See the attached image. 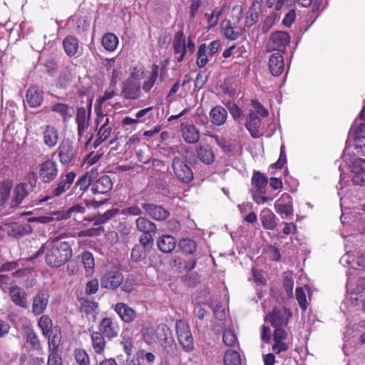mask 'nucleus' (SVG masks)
Wrapping results in <instances>:
<instances>
[{
  "label": "nucleus",
  "instance_id": "nucleus-19",
  "mask_svg": "<svg viewBox=\"0 0 365 365\" xmlns=\"http://www.w3.org/2000/svg\"><path fill=\"white\" fill-rule=\"evenodd\" d=\"M12 302L24 309L28 308L27 294L26 292L18 286H12L9 291Z\"/></svg>",
  "mask_w": 365,
  "mask_h": 365
},
{
  "label": "nucleus",
  "instance_id": "nucleus-37",
  "mask_svg": "<svg viewBox=\"0 0 365 365\" xmlns=\"http://www.w3.org/2000/svg\"><path fill=\"white\" fill-rule=\"evenodd\" d=\"M133 359H138L142 363V365H159L156 361V356L151 352L141 350L137 353L136 357Z\"/></svg>",
  "mask_w": 365,
  "mask_h": 365
},
{
  "label": "nucleus",
  "instance_id": "nucleus-35",
  "mask_svg": "<svg viewBox=\"0 0 365 365\" xmlns=\"http://www.w3.org/2000/svg\"><path fill=\"white\" fill-rule=\"evenodd\" d=\"M25 339L26 343L30 345L32 350L40 351L42 349L39 338L34 329H29L26 331Z\"/></svg>",
  "mask_w": 365,
  "mask_h": 365
},
{
  "label": "nucleus",
  "instance_id": "nucleus-49",
  "mask_svg": "<svg viewBox=\"0 0 365 365\" xmlns=\"http://www.w3.org/2000/svg\"><path fill=\"white\" fill-rule=\"evenodd\" d=\"M283 288L284 289L286 296L282 297V300L284 302L288 299L293 297V287L294 281L291 277L285 276L283 278Z\"/></svg>",
  "mask_w": 365,
  "mask_h": 365
},
{
  "label": "nucleus",
  "instance_id": "nucleus-23",
  "mask_svg": "<svg viewBox=\"0 0 365 365\" xmlns=\"http://www.w3.org/2000/svg\"><path fill=\"white\" fill-rule=\"evenodd\" d=\"M136 229L143 234H155L157 230L156 225L145 217H139L135 220Z\"/></svg>",
  "mask_w": 365,
  "mask_h": 365
},
{
  "label": "nucleus",
  "instance_id": "nucleus-4",
  "mask_svg": "<svg viewBox=\"0 0 365 365\" xmlns=\"http://www.w3.org/2000/svg\"><path fill=\"white\" fill-rule=\"evenodd\" d=\"M179 343L183 350L190 352L194 349V341L189 325L182 320H178L175 325Z\"/></svg>",
  "mask_w": 365,
  "mask_h": 365
},
{
  "label": "nucleus",
  "instance_id": "nucleus-56",
  "mask_svg": "<svg viewBox=\"0 0 365 365\" xmlns=\"http://www.w3.org/2000/svg\"><path fill=\"white\" fill-rule=\"evenodd\" d=\"M295 295L300 308L305 311L307 308V303L304 291L302 287L296 288Z\"/></svg>",
  "mask_w": 365,
  "mask_h": 365
},
{
  "label": "nucleus",
  "instance_id": "nucleus-26",
  "mask_svg": "<svg viewBox=\"0 0 365 365\" xmlns=\"http://www.w3.org/2000/svg\"><path fill=\"white\" fill-rule=\"evenodd\" d=\"M92 98H87V109L88 114L86 115V110L85 108H78L76 113V123L89 125V120L91 119V109H92Z\"/></svg>",
  "mask_w": 365,
  "mask_h": 365
},
{
  "label": "nucleus",
  "instance_id": "nucleus-46",
  "mask_svg": "<svg viewBox=\"0 0 365 365\" xmlns=\"http://www.w3.org/2000/svg\"><path fill=\"white\" fill-rule=\"evenodd\" d=\"M225 365H241V359L239 353L235 350H227L223 359Z\"/></svg>",
  "mask_w": 365,
  "mask_h": 365
},
{
  "label": "nucleus",
  "instance_id": "nucleus-30",
  "mask_svg": "<svg viewBox=\"0 0 365 365\" xmlns=\"http://www.w3.org/2000/svg\"><path fill=\"white\" fill-rule=\"evenodd\" d=\"M97 174V169H91L89 172H86L79 178V180L76 183V185L78 186L81 190H86L89 185H92V182L94 180Z\"/></svg>",
  "mask_w": 365,
  "mask_h": 365
},
{
  "label": "nucleus",
  "instance_id": "nucleus-8",
  "mask_svg": "<svg viewBox=\"0 0 365 365\" xmlns=\"http://www.w3.org/2000/svg\"><path fill=\"white\" fill-rule=\"evenodd\" d=\"M172 168L177 178L183 183H189L193 180V173L191 168L180 158L175 157L173 160Z\"/></svg>",
  "mask_w": 365,
  "mask_h": 365
},
{
  "label": "nucleus",
  "instance_id": "nucleus-2",
  "mask_svg": "<svg viewBox=\"0 0 365 365\" xmlns=\"http://www.w3.org/2000/svg\"><path fill=\"white\" fill-rule=\"evenodd\" d=\"M156 336L164 351L171 357L179 356V350L172 336L170 328L165 324H160L156 328Z\"/></svg>",
  "mask_w": 365,
  "mask_h": 365
},
{
  "label": "nucleus",
  "instance_id": "nucleus-6",
  "mask_svg": "<svg viewBox=\"0 0 365 365\" xmlns=\"http://www.w3.org/2000/svg\"><path fill=\"white\" fill-rule=\"evenodd\" d=\"M292 317V312L286 307L282 308L274 307L264 317V321H269L272 327H287Z\"/></svg>",
  "mask_w": 365,
  "mask_h": 365
},
{
  "label": "nucleus",
  "instance_id": "nucleus-55",
  "mask_svg": "<svg viewBox=\"0 0 365 365\" xmlns=\"http://www.w3.org/2000/svg\"><path fill=\"white\" fill-rule=\"evenodd\" d=\"M59 334L58 336V333H55L53 335L51 334L50 338L48 339V349L51 353L53 352H58V346L61 341V330L59 329Z\"/></svg>",
  "mask_w": 365,
  "mask_h": 365
},
{
  "label": "nucleus",
  "instance_id": "nucleus-18",
  "mask_svg": "<svg viewBox=\"0 0 365 365\" xmlns=\"http://www.w3.org/2000/svg\"><path fill=\"white\" fill-rule=\"evenodd\" d=\"M284 58L279 52L274 53L269 59V68L271 73L274 76H279L284 71Z\"/></svg>",
  "mask_w": 365,
  "mask_h": 365
},
{
  "label": "nucleus",
  "instance_id": "nucleus-63",
  "mask_svg": "<svg viewBox=\"0 0 365 365\" xmlns=\"http://www.w3.org/2000/svg\"><path fill=\"white\" fill-rule=\"evenodd\" d=\"M274 328V331L273 333V340L276 343H279L281 341H283L287 339V333L284 329V327H273Z\"/></svg>",
  "mask_w": 365,
  "mask_h": 365
},
{
  "label": "nucleus",
  "instance_id": "nucleus-1",
  "mask_svg": "<svg viewBox=\"0 0 365 365\" xmlns=\"http://www.w3.org/2000/svg\"><path fill=\"white\" fill-rule=\"evenodd\" d=\"M46 250L45 262L51 268H59L66 264L72 257L73 251L67 242H62L55 238L47 245L42 244L41 247L33 255L25 259L31 262L43 255Z\"/></svg>",
  "mask_w": 365,
  "mask_h": 365
},
{
  "label": "nucleus",
  "instance_id": "nucleus-33",
  "mask_svg": "<svg viewBox=\"0 0 365 365\" xmlns=\"http://www.w3.org/2000/svg\"><path fill=\"white\" fill-rule=\"evenodd\" d=\"M38 326L42 331L43 335L46 338H50L53 331V322L48 315H42L38 322Z\"/></svg>",
  "mask_w": 365,
  "mask_h": 365
},
{
  "label": "nucleus",
  "instance_id": "nucleus-17",
  "mask_svg": "<svg viewBox=\"0 0 365 365\" xmlns=\"http://www.w3.org/2000/svg\"><path fill=\"white\" fill-rule=\"evenodd\" d=\"M115 311L125 323H131L136 317L135 311L123 302L117 303Z\"/></svg>",
  "mask_w": 365,
  "mask_h": 365
},
{
  "label": "nucleus",
  "instance_id": "nucleus-24",
  "mask_svg": "<svg viewBox=\"0 0 365 365\" xmlns=\"http://www.w3.org/2000/svg\"><path fill=\"white\" fill-rule=\"evenodd\" d=\"M100 331L108 338H113L118 335L117 327H115L110 318L106 317L102 319L99 326Z\"/></svg>",
  "mask_w": 365,
  "mask_h": 365
},
{
  "label": "nucleus",
  "instance_id": "nucleus-14",
  "mask_svg": "<svg viewBox=\"0 0 365 365\" xmlns=\"http://www.w3.org/2000/svg\"><path fill=\"white\" fill-rule=\"evenodd\" d=\"M123 281V276L118 271H110L104 274L101 279V286L110 289H116Z\"/></svg>",
  "mask_w": 365,
  "mask_h": 365
},
{
  "label": "nucleus",
  "instance_id": "nucleus-59",
  "mask_svg": "<svg viewBox=\"0 0 365 365\" xmlns=\"http://www.w3.org/2000/svg\"><path fill=\"white\" fill-rule=\"evenodd\" d=\"M237 337L235 332L231 329H226L223 332L222 340L227 346H233Z\"/></svg>",
  "mask_w": 365,
  "mask_h": 365
},
{
  "label": "nucleus",
  "instance_id": "nucleus-16",
  "mask_svg": "<svg viewBox=\"0 0 365 365\" xmlns=\"http://www.w3.org/2000/svg\"><path fill=\"white\" fill-rule=\"evenodd\" d=\"M260 125L261 119L254 111L250 110L246 118L245 126L252 138H257L261 135Z\"/></svg>",
  "mask_w": 365,
  "mask_h": 365
},
{
  "label": "nucleus",
  "instance_id": "nucleus-52",
  "mask_svg": "<svg viewBox=\"0 0 365 365\" xmlns=\"http://www.w3.org/2000/svg\"><path fill=\"white\" fill-rule=\"evenodd\" d=\"M207 46L205 43H202L199 48L197 53V66L199 68H203L207 63L208 59L206 55Z\"/></svg>",
  "mask_w": 365,
  "mask_h": 365
},
{
  "label": "nucleus",
  "instance_id": "nucleus-47",
  "mask_svg": "<svg viewBox=\"0 0 365 365\" xmlns=\"http://www.w3.org/2000/svg\"><path fill=\"white\" fill-rule=\"evenodd\" d=\"M71 81V73L68 71H63L56 80V86L61 89H66Z\"/></svg>",
  "mask_w": 365,
  "mask_h": 365
},
{
  "label": "nucleus",
  "instance_id": "nucleus-62",
  "mask_svg": "<svg viewBox=\"0 0 365 365\" xmlns=\"http://www.w3.org/2000/svg\"><path fill=\"white\" fill-rule=\"evenodd\" d=\"M103 232H104V229L103 227H99L97 228H90L79 232L78 236L80 237H95L100 235Z\"/></svg>",
  "mask_w": 365,
  "mask_h": 365
},
{
  "label": "nucleus",
  "instance_id": "nucleus-7",
  "mask_svg": "<svg viewBox=\"0 0 365 365\" xmlns=\"http://www.w3.org/2000/svg\"><path fill=\"white\" fill-rule=\"evenodd\" d=\"M141 207L145 215L156 221H165L168 219L170 215V212L161 205L152 202H143Z\"/></svg>",
  "mask_w": 365,
  "mask_h": 365
},
{
  "label": "nucleus",
  "instance_id": "nucleus-34",
  "mask_svg": "<svg viewBox=\"0 0 365 365\" xmlns=\"http://www.w3.org/2000/svg\"><path fill=\"white\" fill-rule=\"evenodd\" d=\"M13 182L10 180H5L0 183V206L5 207L9 197Z\"/></svg>",
  "mask_w": 365,
  "mask_h": 365
},
{
  "label": "nucleus",
  "instance_id": "nucleus-39",
  "mask_svg": "<svg viewBox=\"0 0 365 365\" xmlns=\"http://www.w3.org/2000/svg\"><path fill=\"white\" fill-rule=\"evenodd\" d=\"M173 49L175 54L180 53L185 51H187L185 44V36L182 30L178 31L174 36L173 39Z\"/></svg>",
  "mask_w": 365,
  "mask_h": 365
},
{
  "label": "nucleus",
  "instance_id": "nucleus-42",
  "mask_svg": "<svg viewBox=\"0 0 365 365\" xmlns=\"http://www.w3.org/2000/svg\"><path fill=\"white\" fill-rule=\"evenodd\" d=\"M26 100L30 107L36 108L41 104L43 97L36 88H31L26 92Z\"/></svg>",
  "mask_w": 365,
  "mask_h": 365
},
{
  "label": "nucleus",
  "instance_id": "nucleus-43",
  "mask_svg": "<svg viewBox=\"0 0 365 365\" xmlns=\"http://www.w3.org/2000/svg\"><path fill=\"white\" fill-rule=\"evenodd\" d=\"M93 349L97 354H101L106 346V341L103 334L99 331H95L91 334Z\"/></svg>",
  "mask_w": 365,
  "mask_h": 365
},
{
  "label": "nucleus",
  "instance_id": "nucleus-13",
  "mask_svg": "<svg viewBox=\"0 0 365 365\" xmlns=\"http://www.w3.org/2000/svg\"><path fill=\"white\" fill-rule=\"evenodd\" d=\"M272 45L270 48L272 50L279 52H284L286 46L290 42V36L286 31H274L269 38Z\"/></svg>",
  "mask_w": 365,
  "mask_h": 365
},
{
  "label": "nucleus",
  "instance_id": "nucleus-9",
  "mask_svg": "<svg viewBox=\"0 0 365 365\" xmlns=\"http://www.w3.org/2000/svg\"><path fill=\"white\" fill-rule=\"evenodd\" d=\"M140 82L138 75L132 73L129 78L123 83L122 93L127 99H135L138 97L140 92Z\"/></svg>",
  "mask_w": 365,
  "mask_h": 365
},
{
  "label": "nucleus",
  "instance_id": "nucleus-31",
  "mask_svg": "<svg viewBox=\"0 0 365 365\" xmlns=\"http://www.w3.org/2000/svg\"><path fill=\"white\" fill-rule=\"evenodd\" d=\"M58 140V130L53 126L49 125H46V129L43 132V141L44 143L51 148L57 144Z\"/></svg>",
  "mask_w": 365,
  "mask_h": 365
},
{
  "label": "nucleus",
  "instance_id": "nucleus-40",
  "mask_svg": "<svg viewBox=\"0 0 365 365\" xmlns=\"http://www.w3.org/2000/svg\"><path fill=\"white\" fill-rule=\"evenodd\" d=\"M197 155L202 162L210 165L214 162L215 155L209 147L200 146L197 149Z\"/></svg>",
  "mask_w": 365,
  "mask_h": 365
},
{
  "label": "nucleus",
  "instance_id": "nucleus-50",
  "mask_svg": "<svg viewBox=\"0 0 365 365\" xmlns=\"http://www.w3.org/2000/svg\"><path fill=\"white\" fill-rule=\"evenodd\" d=\"M82 262L87 272H91L95 265L94 257L91 252L84 251L81 255Z\"/></svg>",
  "mask_w": 365,
  "mask_h": 365
},
{
  "label": "nucleus",
  "instance_id": "nucleus-44",
  "mask_svg": "<svg viewBox=\"0 0 365 365\" xmlns=\"http://www.w3.org/2000/svg\"><path fill=\"white\" fill-rule=\"evenodd\" d=\"M178 247L183 254L190 255L196 250L197 245L191 239L183 238L179 241Z\"/></svg>",
  "mask_w": 365,
  "mask_h": 365
},
{
  "label": "nucleus",
  "instance_id": "nucleus-57",
  "mask_svg": "<svg viewBox=\"0 0 365 365\" xmlns=\"http://www.w3.org/2000/svg\"><path fill=\"white\" fill-rule=\"evenodd\" d=\"M111 128L108 127L104 129V130L102 132L101 129L98 132V138L96 139V140L93 143V147L96 148L98 147L103 142H104L108 138L111 133Z\"/></svg>",
  "mask_w": 365,
  "mask_h": 365
},
{
  "label": "nucleus",
  "instance_id": "nucleus-41",
  "mask_svg": "<svg viewBox=\"0 0 365 365\" xmlns=\"http://www.w3.org/2000/svg\"><path fill=\"white\" fill-rule=\"evenodd\" d=\"M101 43L106 50L113 51L118 46V38L115 34L107 33L102 37Z\"/></svg>",
  "mask_w": 365,
  "mask_h": 365
},
{
  "label": "nucleus",
  "instance_id": "nucleus-61",
  "mask_svg": "<svg viewBox=\"0 0 365 365\" xmlns=\"http://www.w3.org/2000/svg\"><path fill=\"white\" fill-rule=\"evenodd\" d=\"M46 73L53 76L58 70V66L57 61L53 58H48L45 60L43 63Z\"/></svg>",
  "mask_w": 365,
  "mask_h": 365
},
{
  "label": "nucleus",
  "instance_id": "nucleus-64",
  "mask_svg": "<svg viewBox=\"0 0 365 365\" xmlns=\"http://www.w3.org/2000/svg\"><path fill=\"white\" fill-rule=\"evenodd\" d=\"M75 358L78 365H90L89 357L83 350H76Z\"/></svg>",
  "mask_w": 365,
  "mask_h": 365
},
{
  "label": "nucleus",
  "instance_id": "nucleus-12",
  "mask_svg": "<svg viewBox=\"0 0 365 365\" xmlns=\"http://www.w3.org/2000/svg\"><path fill=\"white\" fill-rule=\"evenodd\" d=\"M66 178L62 179L57 185V187L54 188L50 195H46L43 199L38 200L39 203L44 202L48 201V200L53 198V197L60 196L61 194L65 192L73 183L74 178L76 177V173L73 172H70L66 175Z\"/></svg>",
  "mask_w": 365,
  "mask_h": 365
},
{
  "label": "nucleus",
  "instance_id": "nucleus-20",
  "mask_svg": "<svg viewBox=\"0 0 365 365\" xmlns=\"http://www.w3.org/2000/svg\"><path fill=\"white\" fill-rule=\"evenodd\" d=\"M70 218V215L67 210L54 211L51 213V216H39L29 218V222H36L42 224H48L56 220H67Z\"/></svg>",
  "mask_w": 365,
  "mask_h": 365
},
{
  "label": "nucleus",
  "instance_id": "nucleus-60",
  "mask_svg": "<svg viewBox=\"0 0 365 365\" xmlns=\"http://www.w3.org/2000/svg\"><path fill=\"white\" fill-rule=\"evenodd\" d=\"M354 142L356 153L365 156V136H355Z\"/></svg>",
  "mask_w": 365,
  "mask_h": 365
},
{
  "label": "nucleus",
  "instance_id": "nucleus-11",
  "mask_svg": "<svg viewBox=\"0 0 365 365\" xmlns=\"http://www.w3.org/2000/svg\"><path fill=\"white\" fill-rule=\"evenodd\" d=\"M39 178L44 183L53 181L58 175V168L56 162L47 160L40 165Z\"/></svg>",
  "mask_w": 365,
  "mask_h": 365
},
{
  "label": "nucleus",
  "instance_id": "nucleus-15",
  "mask_svg": "<svg viewBox=\"0 0 365 365\" xmlns=\"http://www.w3.org/2000/svg\"><path fill=\"white\" fill-rule=\"evenodd\" d=\"M93 182L91 190L94 195L107 194L112 190L113 182L108 175H104Z\"/></svg>",
  "mask_w": 365,
  "mask_h": 365
},
{
  "label": "nucleus",
  "instance_id": "nucleus-27",
  "mask_svg": "<svg viewBox=\"0 0 365 365\" xmlns=\"http://www.w3.org/2000/svg\"><path fill=\"white\" fill-rule=\"evenodd\" d=\"M251 182L255 190L259 191V193H265V187L268 184V178L265 175L259 171H255Z\"/></svg>",
  "mask_w": 365,
  "mask_h": 365
},
{
  "label": "nucleus",
  "instance_id": "nucleus-48",
  "mask_svg": "<svg viewBox=\"0 0 365 365\" xmlns=\"http://www.w3.org/2000/svg\"><path fill=\"white\" fill-rule=\"evenodd\" d=\"M148 252H149L143 248L140 245H136L132 249L131 259L135 262H141L146 258Z\"/></svg>",
  "mask_w": 365,
  "mask_h": 365
},
{
  "label": "nucleus",
  "instance_id": "nucleus-22",
  "mask_svg": "<svg viewBox=\"0 0 365 365\" xmlns=\"http://www.w3.org/2000/svg\"><path fill=\"white\" fill-rule=\"evenodd\" d=\"M227 117V111L221 106H215L210 112L211 122L215 125H223L226 121Z\"/></svg>",
  "mask_w": 365,
  "mask_h": 365
},
{
  "label": "nucleus",
  "instance_id": "nucleus-38",
  "mask_svg": "<svg viewBox=\"0 0 365 365\" xmlns=\"http://www.w3.org/2000/svg\"><path fill=\"white\" fill-rule=\"evenodd\" d=\"M78 299L81 302L80 311L86 314H92L98 307V303L91 300L88 297H81Z\"/></svg>",
  "mask_w": 365,
  "mask_h": 365
},
{
  "label": "nucleus",
  "instance_id": "nucleus-36",
  "mask_svg": "<svg viewBox=\"0 0 365 365\" xmlns=\"http://www.w3.org/2000/svg\"><path fill=\"white\" fill-rule=\"evenodd\" d=\"M51 110L59 113L64 122L68 121L73 116V110L65 103H57L53 105Z\"/></svg>",
  "mask_w": 365,
  "mask_h": 365
},
{
  "label": "nucleus",
  "instance_id": "nucleus-45",
  "mask_svg": "<svg viewBox=\"0 0 365 365\" xmlns=\"http://www.w3.org/2000/svg\"><path fill=\"white\" fill-rule=\"evenodd\" d=\"M63 44L65 51L68 56H73L76 53L78 45L76 38L67 36L64 38Z\"/></svg>",
  "mask_w": 365,
  "mask_h": 365
},
{
  "label": "nucleus",
  "instance_id": "nucleus-5",
  "mask_svg": "<svg viewBox=\"0 0 365 365\" xmlns=\"http://www.w3.org/2000/svg\"><path fill=\"white\" fill-rule=\"evenodd\" d=\"M31 222H11L4 224L3 230L9 235L16 240L33 232V227L29 224Z\"/></svg>",
  "mask_w": 365,
  "mask_h": 365
},
{
  "label": "nucleus",
  "instance_id": "nucleus-10",
  "mask_svg": "<svg viewBox=\"0 0 365 365\" xmlns=\"http://www.w3.org/2000/svg\"><path fill=\"white\" fill-rule=\"evenodd\" d=\"M49 297V292L47 289H41L34 296L32 301L34 315L39 316L45 312L48 304Z\"/></svg>",
  "mask_w": 365,
  "mask_h": 365
},
{
  "label": "nucleus",
  "instance_id": "nucleus-28",
  "mask_svg": "<svg viewBox=\"0 0 365 365\" xmlns=\"http://www.w3.org/2000/svg\"><path fill=\"white\" fill-rule=\"evenodd\" d=\"M262 226L266 230H274L277 226L275 215L267 208L262 210L260 214Z\"/></svg>",
  "mask_w": 365,
  "mask_h": 365
},
{
  "label": "nucleus",
  "instance_id": "nucleus-32",
  "mask_svg": "<svg viewBox=\"0 0 365 365\" xmlns=\"http://www.w3.org/2000/svg\"><path fill=\"white\" fill-rule=\"evenodd\" d=\"M184 140L188 143H195L199 140L200 134L194 125H185L182 128Z\"/></svg>",
  "mask_w": 365,
  "mask_h": 365
},
{
  "label": "nucleus",
  "instance_id": "nucleus-3",
  "mask_svg": "<svg viewBox=\"0 0 365 365\" xmlns=\"http://www.w3.org/2000/svg\"><path fill=\"white\" fill-rule=\"evenodd\" d=\"M58 155L62 165H74L77 161L78 148L71 140L64 139L58 146Z\"/></svg>",
  "mask_w": 365,
  "mask_h": 365
},
{
  "label": "nucleus",
  "instance_id": "nucleus-58",
  "mask_svg": "<svg viewBox=\"0 0 365 365\" xmlns=\"http://www.w3.org/2000/svg\"><path fill=\"white\" fill-rule=\"evenodd\" d=\"M241 34H242V32L235 31L233 27L231 26V22L230 20H227L226 21V27L225 28V30H224V35L226 38L230 39V40H235Z\"/></svg>",
  "mask_w": 365,
  "mask_h": 365
},
{
  "label": "nucleus",
  "instance_id": "nucleus-29",
  "mask_svg": "<svg viewBox=\"0 0 365 365\" xmlns=\"http://www.w3.org/2000/svg\"><path fill=\"white\" fill-rule=\"evenodd\" d=\"M176 246V240L171 235H163L158 241L159 250L164 253L171 252Z\"/></svg>",
  "mask_w": 365,
  "mask_h": 365
},
{
  "label": "nucleus",
  "instance_id": "nucleus-54",
  "mask_svg": "<svg viewBox=\"0 0 365 365\" xmlns=\"http://www.w3.org/2000/svg\"><path fill=\"white\" fill-rule=\"evenodd\" d=\"M153 234H142L140 237V245L143 248L150 252L154 244Z\"/></svg>",
  "mask_w": 365,
  "mask_h": 365
},
{
  "label": "nucleus",
  "instance_id": "nucleus-25",
  "mask_svg": "<svg viewBox=\"0 0 365 365\" xmlns=\"http://www.w3.org/2000/svg\"><path fill=\"white\" fill-rule=\"evenodd\" d=\"M29 192L26 190V184H18L14 190V196L11 202V207H16L28 195Z\"/></svg>",
  "mask_w": 365,
  "mask_h": 365
},
{
  "label": "nucleus",
  "instance_id": "nucleus-51",
  "mask_svg": "<svg viewBox=\"0 0 365 365\" xmlns=\"http://www.w3.org/2000/svg\"><path fill=\"white\" fill-rule=\"evenodd\" d=\"M119 212V209L112 208L103 214H98V220L94 222L95 225H99L106 223Z\"/></svg>",
  "mask_w": 365,
  "mask_h": 365
},
{
  "label": "nucleus",
  "instance_id": "nucleus-53",
  "mask_svg": "<svg viewBox=\"0 0 365 365\" xmlns=\"http://www.w3.org/2000/svg\"><path fill=\"white\" fill-rule=\"evenodd\" d=\"M352 174H361L365 172V159L355 158L349 165Z\"/></svg>",
  "mask_w": 365,
  "mask_h": 365
},
{
  "label": "nucleus",
  "instance_id": "nucleus-21",
  "mask_svg": "<svg viewBox=\"0 0 365 365\" xmlns=\"http://www.w3.org/2000/svg\"><path fill=\"white\" fill-rule=\"evenodd\" d=\"M260 11V2L255 0L247 12L245 27L250 28L255 24L259 20Z\"/></svg>",
  "mask_w": 365,
  "mask_h": 365
}]
</instances>
